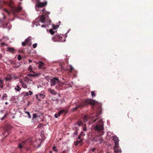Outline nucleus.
Wrapping results in <instances>:
<instances>
[{
  "label": "nucleus",
  "mask_w": 153,
  "mask_h": 153,
  "mask_svg": "<svg viewBox=\"0 0 153 153\" xmlns=\"http://www.w3.org/2000/svg\"><path fill=\"white\" fill-rule=\"evenodd\" d=\"M37 43H35L33 45V47L34 48H36L37 46Z\"/></svg>",
  "instance_id": "c9c22d12"
},
{
  "label": "nucleus",
  "mask_w": 153,
  "mask_h": 153,
  "mask_svg": "<svg viewBox=\"0 0 153 153\" xmlns=\"http://www.w3.org/2000/svg\"><path fill=\"white\" fill-rule=\"evenodd\" d=\"M91 94L93 97H95L96 96L95 94L94 91H92L91 92Z\"/></svg>",
  "instance_id": "473e14b6"
},
{
  "label": "nucleus",
  "mask_w": 153,
  "mask_h": 153,
  "mask_svg": "<svg viewBox=\"0 0 153 153\" xmlns=\"http://www.w3.org/2000/svg\"><path fill=\"white\" fill-rule=\"evenodd\" d=\"M5 118V117H4V116H3V117H2L1 118V120H3L4 118Z\"/></svg>",
  "instance_id": "603ef678"
},
{
  "label": "nucleus",
  "mask_w": 153,
  "mask_h": 153,
  "mask_svg": "<svg viewBox=\"0 0 153 153\" xmlns=\"http://www.w3.org/2000/svg\"><path fill=\"white\" fill-rule=\"evenodd\" d=\"M45 97V95L43 94H40L36 95V99L39 101H41V99H43Z\"/></svg>",
  "instance_id": "f8f14e48"
},
{
  "label": "nucleus",
  "mask_w": 153,
  "mask_h": 153,
  "mask_svg": "<svg viewBox=\"0 0 153 153\" xmlns=\"http://www.w3.org/2000/svg\"><path fill=\"white\" fill-rule=\"evenodd\" d=\"M81 135H79L78 137V139H81Z\"/></svg>",
  "instance_id": "5fc2aeb1"
},
{
  "label": "nucleus",
  "mask_w": 153,
  "mask_h": 153,
  "mask_svg": "<svg viewBox=\"0 0 153 153\" xmlns=\"http://www.w3.org/2000/svg\"><path fill=\"white\" fill-rule=\"evenodd\" d=\"M3 21L2 20L0 19V27L2 25V24L3 23Z\"/></svg>",
  "instance_id": "ea45409f"
},
{
  "label": "nucleus",
  "mask_w": 153,
  "mask_h": 153,
  "mask_svg": "<svg viewBox=\"0 0 153 153\" xmlns=\"http://www.w3.org/2000/svg\"><path fill=\"white\" fill-rule=\"evenodd\" d=\"M68 111L67 109H63L59 111L57 114L58 116L59 117L62 114H64V115H65L68 113Z\"/></svg>",
  "instance_id": "9d476101"
},
{
  "label": "nucleus",
  "mask_w": 153,
  "mask_h": 153,
  "mask_svg": "<svg viewBox=\"0 0 153 153\" xmlns=\"http://www.w3.org/2000/svg\"><path fill=\"white\" fill-rule=\"evenodd\" d=\"M90 117L88 115H84L83 117V120L84 122H85L87 121V120L90 118Z\"/></svg>",
  "instance_id": "f3484780"
},
{
  "label": "nucleus",
  "mask_w": 153,
  "mask_h": 153,
  "mask_svg": "<svg viewBox=\"0 0 153 153\" xmlns=\"http://www.w3.org/2000/svg\"><path fill=\"white\" fill-rule=\"evenodd\" d=\"M12 79V77L10 75H7V77L5 78V79L7 81H10Z\"/></svg>",
  "instance_id": "4be33fe9"
},
{
  "label": "nucleus",
  "mask_w": 153,
  "mask_h": 153,
  "mask_svg": "<svg viewBox=\"0 0 153 153\" xmlns=\"http://www.w3.org/2000/svg\"><path fill=\"white\" fill-rule=\"evenodd\" d=\"M112 140L114 142L115 145H119V140L118 139V137L116 136H114L112 137Z\"/></svg>",
  "instance_id": "1a4fd4ad"
},
{
  "label": "nucleus",
  "mask_w": 153,
  "mask_h": 153,
  "mask_svg": "<svg viewBox=\"0 0 153 153\" xmlns=\"http://www.w3.org/2000/svg\"><path fill=\"white\" fill-rule=\"evenodd\" d=\"M49 32L52 35L53 34L55 33V32L53 31V29H50L49 30Z\"/></svg>",
  "instance_id": "c756f323"
},
{
  "label": "nucleus",
  "mask_w": 153,
  "mask_h": 153,
  "mask_svg": "<svg viewBox=\"0 0 153 153\" xmlns=\"http://www.w3.org/2000/svg\"><path fill=\"white\" fill-rule=\"evenodd\" d=\"M32 140L31 139H29L26 140L22 141L21 143H20L18 145V147L20 149L21 151H22V149L24 147L26 149V150L28 151L30 149V148L27 147V145H31L32 144Z\"/></svg>",
  "instance_id": "7ed1b4c3"
},
{
  "label": "nucleus",
  "mask_w": 153,
  "mask_h": 153,
  "mask_svg": "<svg viewBox=\"0 0 153 153\" xmlns=\"http://www.w3.org/2000/svg\"><path fill=\"white\" fill-rule=\"evenodd\" d=\"M5 104L6 105H7V102H6L5 103Z\"/></svg>",
  "instance_id": "e2e57ef3"
},
{
  "label": "nucleus",
  "mask_w": 153,
  "mask_h": 153,
  "mask_svg": "<svg viewBox=\"0 0 153 153\" xmlns=\"http://www.w3.org/2000/svg\"><path fill=\"white\" fill-rule=\"evenodd\" d=\"M29 95V94L28 92H27L26 93V95L27 96H28Z\"/></svg>",
  "instance_id": "4d7b16f0"
},
{
  "label": "nucleus",
  "mask_w": 153,
  "mask_h": 153,
  "mask_svg": "<svg viewBox=\"0 0 153 153\" xmlns=\"http://www.w3.org/2000/svg\"><path fill=\"white\" fill-rule=\"evenodd\" d=\"M7 97L6 94H4L3 96V99H4V98L6 97Z\"/></svg>",
  "instance_id": "79ce46f5"
},
{
  "label": "nucleus",
  "mask_w": 153,
  "mask_h": 153,
  "mask_svg": "<svg viewBox=\"0 0 153 153\" xmlns=\"http://www.w3.org/2000/svg\"><path fill=\"white\" fill-rule=\"evenodd\" d=\"M37 117L36 114L35 113L33 114V119L36 118Z\"/></svg>",
  "instance_id": "58836bf2"
},
{
  "label": "nucleus",
  "mask_w": 153,
  "mask_h": 153,
  "mask_svg": "<svg viewBox=\"0 0 153 153\" xmlns=\"http://www.w3.org/2000/svg\"><path fill=\"white\" fill-rule=\"evenodd\" d=\"M96 150V149L95 148H93L92 149L91 151L92 152H94Z\"/></svg>",
  "instance_id": "a18cd8bd"
},
{
  "label": "nucleus",
  "mask_w": 153,
  "mask_h": 153,
  "mask_svg": "<svg viewBox=\"0 0 153 153\" xmlns=\"http://www.w3.org/2000/svg\"><path fill=\"white\" fill-rule=\"evenodd\" d=\"M52 39L54 42H62L64 40L62 36L59 34H56Z\"/></svg>",
  "instance_id": "0eeeda50"
},
{
  "label": "nucleus",
  "mask_w": 153,
  "mask_h": 153,
  "mask_svg": "<svg viewBox=\"0 0 153 153\" xmlns=\"http://www.w3.org/2000/svg\"><path fill=\"white\" fill-rule=\"evenodd\" d=\"M3 17L4 19H5V16L4 14H3Z\"/></svg>",
  "instance_id": "13d9d810"
},
{
  "label": "nucleus",
  "mask_w": 153,
  "mask_h": 153,
  "mask_svg": "<svg viewBox=\"0 0 153 153\" xmlns=\"http://www.w3.org/2000/svg\"><path fill=\"white\" fill-rule=\"evenodd\" d=\"M8 115V113L7 112L4 115V116L5 117Z\"/></svg>",
  "instance_id": "de8ad7c7"
},
{
  "label": "nucleus",
  "mask_w": 153,
  "mask_h": 153,
  "mask_svg": "<svg viewBox=\"0 0 153 153\" xmlns=\"http://www.w3.org/2000/svg\"><path fill=\"white\" fill-rule=\"evenodd\" d=\"M33 73H34V74H29L27 75V76L28 77H34L36 76H39L40 74H38V73H35L34 72Z\"/></svg>",
  "instance_id": "ddd939ff"
},
{
  "label": "nucleus",
  "mask_w": 153,
  "mask_h": 153,
  "mask_svg": "<svg viewBox=\"0 0 153 153\" xmlns=\"http://www.w3.org/2000/svg\"><path fill=\"white\" fill-rule=\"evenodd\" d=\"M31 37L30 36H29L25 40V42L28 44H30V40L31 39Z\"/></svg>",
  "instance_id": "a211bd4d"
},
{
  "label": "nucleus",
  "mask_w": 153,
  "mask_h": 153,
  "mask_svg": "<svg viewBox=\"0 0 153 153\" xmlns=\"http://www.w3.org/2000/svg\"><path fill=\"white\" fill-rule=\"evenodd\" d=\"M27 44V43H26L25 41L24 42H23L22 43V45L23 46H25Z\"/></svg>",
  "instance_id": "4c0bfd02"
},
{
  "label": "nucleus",
  "mask_w": 153,
  "mask_h": 153,
  "mask_svg": "<svg viewBox=\"0 0 153 153\" xmlns=\"http://www.w3.org/2000/svg\"><path fill=\"white\" fill-rule=\"evenodd\" d=\"M18 60L19 61L20 60L22 59V57H21L20 54H19L18 55Z\"/></svg>",
  "instance_id": "f704fd0d"
},
{
  "label": "nucleus",
  "mask_w": 153,
  "mask_h": 153,
  "mask_svg": "<svg viewBox=\"0 0 153 153\" xmlns=\"http://www.w3.org/2000/svg\"><path fill=\"white\" fill-rule=\"evenodd\" d=\"M15 51L14 48L10 47H8L7 48V51L12 53H14Z\"/></svg>",
  "instance_id": "2eb2a0df"
},
{
  "label": "nucleus",
  "mask_w": 153,
  "mask_h": 153,
  "mask_svg": "<svg viewBox=\"0 0 153 153\" xmlns=\"http://www.w3.org/2000/svg\"><path fill=\"white\" fill-rule=\"evenodd\" d=\"M42 11V13L45 14V15L46 16V17H47L49 14H50V12L48 11H47L45 9V8L43 9Z\"/></svg>",
  "instance_id": "dca6fc26"
},
{
  "label": "nucleus",
  "mask_w": 153,
  "mask_h": 153,
  "mask_svg": "<svg viewBox=\"0 0 153 153\" xmlns=\"http://www.w3.org/2000/svg\"><path fill=\"white\" fill-rule=\"evenodd\" d=\"M97 141L100 142V143H101L103 141V140L102 137H99L97 138Z\"/></svg>",
  "instance_id": "5701e85b"
},
{
  "label": "nucleus",
  "mask_w": 153,
  "mask_h": 153,
  "mask_svg": "<svg viewBox=\"0 0 153 153\" xmlns=\"http://www.w3.org/2000/svg\"><path fill=\"white\" fill-rule=\"evenodd\" d=\"M8 115V113L7 112L4 115V116L5 117Z\"/></svg>",
  "instance_id": "49530a36"
},
{
  "label": "nucleus",
  "mask_w": 153,
  "mask_h": 153,
  "mask_svg": "<svg viewBox=\"0 0 153 153\" xmlns=\"http://www.w3.org/2000/svg\"><path fill=\"white\" fill-rule=\"evenodd\" d=\"M0 83H1V84H2L3 83V81L2 80H1L0 79Z\"/></svg>",
  "instance_id": "8fccbe9b"
},
{
  "label": "nucleus",
  "mask_w": 153,
  "mask_h": 153,
  "mask_svg": "<svg viewBox=\"0 0 153 153\" xmlns=\"http://www.w3.org/2000/svg\"><path fill=\"white\" fill-rule=\"evenodd\" d=\"M3 43H1L2 45H3Z\"/></svg>",
  "instance_id": "338daca9"
},
{
  "label": "nucleus",
  "mask_w": 153,
  "mask_h": 153,
  "mask_svg": "<svg viewBox=\"0 0 153 153\" xmlns=\"http://www.w3.org/2000/svg\"><path fill=\"white\" fill-rule=\"evenodd\" d=\"M68 111L67 109H63L59 111L57 114L58 116L59 117L62 114H64V115H65L68 113Z\"/></svg>",
  "instance_id": "9b49d317"
},
{
  "label": "nucleus",
  "mask_w": 153,
  "mask_h": 153,
  "mask_svg": "<svg viewBox=\"0 0 153 153\" xmlns=\"http://www.w3.org/2000/svg\"><path fill=\"white\" fill-rule=\"evenodd\" d=\"M4 10L6 13L8 15H9V14H10V13L8 11L7 9H4Z\"/></svg>",
  "instance_id": "72a5a7b5"
},
{
  "label": "nucleus",
  "mask_w": 153,
  "mask_h": 153,
  "mask_svg": "<svg viewBox=\"0 0 153 153\" xmlns=\"http://www.w3.org/2000/svg\"><path fill=\"white\" fill-rule=\"evenodd\" d=\"M83 126H84L83 127V131H86L87 130V128L86 127V124H84Z\"/></svg>",
  "instance_id": "2f4dec72"
},
{
  "label": "nucleus",
  "mask_w": 153,
  "mask_h": 153,
  "mask_svg": "<svg viewBox=\"0 0 153 153\" xmlns=\"http://www.w3.org/2000/svg\"><path fill=\"white\" fill-rule=\"evenodd\" d=\"M7 132V133H8V130H6V131H5V132Z\"/></svg>",
  "instance_id": "680f3d73"
},
{
  "label": "nucleus",
  "mask_w": 153,
  "mask_h": 153,
  "mask_svg": "<svg viewBox=\"0 0 153 153\" xmlns=\"http://www.w3.org/2000/svg\"><path fill=\"white\" fill-rule=\"evenodd\" d=\"M81 124H82V122L81 121L78 122V125L79 126L81 125Z\"/></svg>",
  "instance_id": "37998d69"
},
{
  "label": "nucleus",
  "mask_w": 153,
  "mask_h": 153,
  "mask_svg": "<svg viewBox=\"0 0 153 153\" xmlns=\"http://www.w3.org/2000/svg\"><path fill=\"white\" fill-rule=\"evenodd\" d=\"M29 70L30 71V72H33V71L32 69V67L31 65H30L29 67Z\"/></svg>",
  "instance_id": "7c9ffc66"
},
{
  "label": "nucleus",
  "mask_w": 153,
  "mask_h": 153,
  "mask_svg": "<svg viewBox=\"0 0 153 153\" xmlns=\"http://www.w3.org/2000/svg\"><path fill=\"white\" fill-rule=\"evenodd\" d=\"M3 84H1V85H0V87L2 88H3Z\"/></svg>",
  "instance_id": "864d4df0"
},
{
  "label": "nucleus",
  "mask_w": 153,
  "mask_h": 153,
  "mask_svg": "<svg viewBox=\"0 0 153 153\" xmlns=\"http://www.w3.org/2000/svg\"><path fill=\"white\" fill-rule=\"evenodd\" d=\"M83 140L82 139H80L79 140H77L76 141L74 142L75 145L76 146L77 145L79 144L82 143Z\"/></svg>",
  "instance_id": "aec40b11"
},
{
  "label": "nucleus",
  "mask_w": 153,
  "mask_h": 153,
  "mask_svg": "<svg viewBox=\"0 0 153 153\" xmlns=\"http://www.w3.org/2000/svg\"><path fill=\"white\" fill-rule=\"evenodd\" d=\"M48 91L52 94L55 95L57 94V93L54 90L50 88L48 89Z\"/></svg>",
  "instance_id": "6ab92c4d"
},
{
  "label": "nucleus",
  "mask_w": 153,
  "mask_h": 153,
  "mask_svg": "<svg viewBox=\"0 0 153 153\" xmlns=\"http://www.w3.org/2000/svg\"><path fill=\"white\" fill-rule=\"evenodd\" d=\"M54 117L56 118H57L59 117L58 116V114L57 113H56L54 115Z\"/></svg>",
  "instance_id": "c03bdc74"
},
{
  "label": "nucleus",
  "mask_w": 153,
  "mask_h": 153,
  "mask_svg": "<svg viewBox=\"0 0 153 153\" xmlns=\"http://www.w3.org/2000/svg\"><path fill=\"white\" fill-rule=\"evenodd\" d=\"M79 130V129L77 128H76L75 129V131L73 133L74 135H77L78 134V131Z\"/></svg>",
  "instance_id": "393cba45"
},
{
  "label": "nucleus",
  "mask_w": 153,
  "mask_h": 153,
  "mask_svg": "<svg viewBox=\"0 0 153 153\" xmlns=\"http://www.w3.org/2000/svg\"><path fill=\"white\" fill-rule=\"evenodd\" d=\"M47 4V1H44L43 2H40L39 0H38L36 4V10H38L37 9V8L43 7L46 6Z\"/></svg>",
  "instance_id": "39448f33"
},
{
  "label": "nucleus",
  "mask_w": 153,
  "mask_h": 153,
  "mask_svg": "<svg viewBox=\"0 0 153 153\" xmlns=\"http://www.w3.org/2000/svg\"><path fill=\"white\" fill-rule=\"evenodd\" d=\"M3 43H1L2 45H3Z\"/></svg>",
  "instance_id": "774afa93"
},
{
  "label": "nucleus",
  "mask_w": 153,
  "mask_h": 153,
  "mask_svg": "<svg viewBox=\"0 0 153 153\" xmlns=\"http://www.w3.org/2000/svg\"><path fill=\"white\" fill-rule=\"evenodd\" d=\"M99 104L95 100L91 99H87L85 100L83 105L81 104L77 105L75 107L73 108V111H75L78 108H82L84 106L87 105H91L93 109H94L95 107H98L97 105Z\"/></svg>",
  "instance_id": "f257e3e1"
},
{
  "label": "nucleus",
  "mask_w": 153,
  "mask_h": 153,
  "mask_svg": "<svg viewBox=\"0 0 153 153\" xmlns=\"http://www.w3.org/2000/svg\"><path fill=\"white\" fill-rule=\"evenodd\" d=\"M60 83H61V82L59 78L56 77H53L51 80L50 82V85L52 86H55L56 84L60 85Z\"/></svg>",
  "instance_id": "423d86ee"
},
{
  "label": "nucleus",
  "mask_w": 153,
  "mask_h": 153,
  "mask_svg": "<svg viewBox=\"0 0 153 153\" xmlns=\"http://www.w3.org/2000/svg\"><path fill=\"white\" fill-rule=\"evenodd\" d=\"M69 67H70V70L69 71V72L70 73H71V72H72L73 71L74 69V68L72 67V66L71 65H70Z\"/></svg>",
  "instance_id": "c85d7f7f"
},
{
  "label": "nucleus",
  "mask_w": 153,
  "mask_h": 153,
  "mask_svg": "<svg viewBox=\"0 0 153 153\" xmlns=\"http://www.w3.org/2000/svg\"><path fill=\"white\" fill-rule=\"evenodd\" d=\"M44 63L42 62H40V64L39 65V68L41 69L42 68V67L44 65Z\"/></svg>",
  "instance_id": "bb28decb"
},
{
  "label": "nucleus",
  "mask_w": 153,
  "mask_h": 153,
  "mask_svg": "<svg viewBox=\"0 0 153 153\" xmlns=\"http://www.w3.org/2000/svg\"><path fill=\"white\" fill-rule=\"evenodd\" d=\"M5 118V117H4V116H3V117H2L1 118V120H3L4 118Z\"/></svg>",
  "instance_id": "3c124183"
},
{
  "label": "nucleus",
  "mask_w": 153,
  "mask_h": 153,
  "mask_svg": "<svg viewBox=\"0 0 153 153\" xmlns=\"http://www.w3.org/2000/svg\"><path fill=\"white\" fill-rule=\"evenodd\" d=\"M8 23H4L3 22V23L2 24V25L1 26L3 28H7V26L8 25Z\"/></svg>",
  "instance_id": "a878e982"
},
{
  "label": "nucleus",
  "mask_w": 153,
  "mask_h": 153,
  "mask_svg": "<svg viewBox=\"0 0 153 153\" xmlns=\"http://www.w3.org/2000/svg\"><path fill=\"white\" fill-rule=\"evenodd\" d=\"M1 8V6H0V9Z\"/></svg>",
  "instance_id": "69168bd1"
},
{
  "label": "nucleus",
  "mask_w": 153,
  "mask_h": 153,
  "mask_svg": "<svg viewBox=\"0 0 153 153\" xmlns=\"http://www.w3.org/2000/svg\"><path fill=\"white\" fill-rule=\"evenodd\" d=\"M25 113L27 114L28 117L29 118H31V116L29 112L27 111H25Z\"/></svg>",
  "instance_id": "cd10ccee"
},
{
  "label": "nucleus",
  "mask_w": 153,
  "mask_h": 153,
  "mask_svg": "<svg viewBox=\"0 0 153 153\" xmlns=\"http://www.w3.org/2000/svg\"><path fill=\"white\" fill-rule=\"evenodd\" d=\"M94 129L97 131H100L104 129L103 123L102 120H100L95 126Z\"/></svg>",
  "instance_id": "20e7f679"
},
{
  "label": "nucleus",
  "mask_w": 153,
  "mask_h": 153,
  "mask_svg": "<svg viewBox=\"0 0 153 153\" xmlns=\"http://www.w3.org/2000/svg\"><path fill=\"white\" fill-rule=\"evenodd\" d=\"M56 146H53V150L55 152H57L58 151V150L57 149H56Z\"/></svg>",
  "instance_id": "e433bc0d"
},
{
  "label": "nucleus",
  "mask_w": 153,
  "mask_h": 153,
  "mask_svg": "<svg viewBox=\"0 0 153 153\" xmlns=\"http://www.w3.org/2000/svg\"><path fill=\"white\" fill-rule=\"evenodd\" d=\"M20 82L22 84V87L23 88H27V85L26 84L24 83L22 80H21Z\"/></svg>",
  "instance_id": "412c9836"
},
{
  "label": "nucleus",
  "mask_w": 153,
  "mask_h": 153,
  "mask_svg": "<svg viewBox=\"0 0 153 153\" xmlns=\"http://www.w3.org/2000/svg\"><path fill=\"white\" fill-rule=\"evenodd\" d=\"M40 19L41 22L42 23L45 22V18L44 15H42L40 16Z\"/></svg>",
  "instance_id": "4468645a"
},
{
  "label": "nucleus",
  "mask_w": 153,
  "mask_h": 153,
  "mask_svg": "<svg viewBox=\"0 0 153 153\" xmlns=\"http://www.w3.org/2000/svg\"><path fill=\"white\" fill-rule=\"evenodd\" d=\"M28 93H29V94L30 95H32L33 94L32 92L30 91H29Z\"/></svg>",
  "instance_id": "a19ab883"
},
{
  "label": "nucleus",
  "mask_w": 153,
  "mask_h": 153,
  "mask_svg": "<svg viewBox=\"0 0 153 153\" xmlns=\"http://www.w3.org/2000/svg\"><path fill=\"white\" fill-rule=\"evenodd\" d=\"M114 153H121L122 151L120 148L119 145H115L114 146Z\"/></svg>",
  "instance_id": "6e6552de"
},
{
  "label": "nucleus",
  "mask_w": 153,
  "mask_h": 153,
  "mask_svg": "<svg viewBox=\"0 0 153 153\" xmlns=\"http://www.w3.org/2000/svg\"><path fill=\"white\" fill-rule=\"evenodd\" d=\"M14 89L17 91H19L21 90V89L18 85H17L16 87L14 88Z\"/></svg>",
  "instance_id": "b1692460"
},
{
  "label": "nucleus",
  "mask_w": 153,
  "mask_h": 153,
  "mask_svg": "<svg viewBox=\"0 0 153 153\" xmlns=\"http://www.w3.org/2000/svg\"><path fill=\"white\" fill-rule=\"evenodd\" d=\"M1 55H0V59H1Z\"/></svg>",
  "instance_id": "0e129e2a"
},
{
  "label": "nucleus",
  "mask_w": 153,
  "mask_h": 153,
  "mask_svg": "<svg viewBox=\"0 0 153 153\" xmlns=\"http://www.w3.org/2000/svg\"><path fill=\"white\" fill-rule=\"evenodd\" d=\"M41 27H46V25H42L41 26Z\"/></svg>",
  "instance_id": "6e6d98bb"
},
{
  "label": "nucleus",
  "mask_w": 153,
  "mask_h": 153,
  "mask_svg": "<svg viewBox=\"0 0 153 153\" xmlns=\"http://www.w3.org/2000/svg\"><path fill=\"white\" fill-rule=\"evenodd\" d=\"M31 62H32V60H30V59H29V63Z\"/></svg>",
  "instance_id": "bf43d9fd"
},
{
  "label": "nucleus",
  "mask_w": 153,
  "mask_h": 153,
  "mask_svg": "<svg viewBox=\"0 0 153 153\" xmlns=\"http://www.w3.org/2000/svg\"><path fill=\"white\" fill-rule=\"evenodd\" d=\"M83 134V132H82L81 133V134H80V135H81V136H82V134Z\"/></svg>",
  "instance_id": "052dcab7"
},
{
  "label": "nucleus",
  "mask_w": 153,
  "mask_h": 153,
  "mask_svg": "<svg viewBox=\"0 0 153 153\" xmlns=\"http://www.w3.org/2000/svg\"><path fill=\"white\" fill-rule=\"evenodd\" d=\"M58 26H53V28L54 29H56V28H58Z\"/></svg>",
  "instance_id": "09e8293b"
},
{
  "label": "nucleus",
  "mask_w": 153,
  "mask_h": 153,
  "mask_svg": "<svg viewBox=\"0 0 153 153\" xmlns=\"http://www.w3.org/2000/svg\"><path fill=\"white\" fill-rule=\"evenodd\" d=\"M3 3L10 7L12 12L15 16H16L19 12L22 10V8L21 7H19L16 8L14 6V3L11 0H9L7 2L3 1Z\"/></svg>",
  "instance_id": "f03ea898"
}]
</instances>
